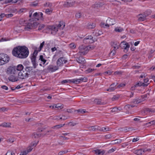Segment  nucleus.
Wrapping results in <instances>:
<instances>
[{"label":"nucleus","mask_w":155,"mask_h":155,"mask_svg":"<svg viewBox=\"0 0 155 155\" xmlns=\"http://www.w3.org/2000/svg\"><path fill=\"white\" fill-rule=\"evenodd\" d=\"M79 51L78 54L80 55H84L87 53L88 51V47L81 45L78 47Z\"/></svg>","instance_id":"nucleus-3"},{"label":"nucleus","mask_w":155,"mask_h":155,"mask_svg":"<svg viewBox=\"0 0 155 155\" xmlns=\"http://www.w3.org/2000/svg\"><path fill=\"white\" fill-rule=\"evenodd\" d=\"M27 153L26 150L21 152L19 155H26Z\"/></svg>","instance_id":"nucleus-54"},{"label":"nucleus","mask_w":155,"mask_h":155,"mask_svg":"<svg viewBox=\"0 0 155 155\" xmlns=\"http://www.w3.org/2000/svg\"><path fill=\"white\" fill-rule=\"evenodd\" d=\"M143 101L141 99H134L132 101V103L134 104H137Z\"/></svg>","instance_id":"nucleus-29"},{"label":"nucleus","mask_w":155,"mask_h":155,"mask_svg":"<svg viewBox=\"0 0 155 155\" xmlns=\"http://www.w3.org/2000/svg\"><path fill=\"white\" fill-rule=\"evenodd\" d=\"M131 128L125 127L124 128H120L118 129V130L121 131H124L125 132H127L131 130Z\"/></svg>","instance_id":"nucleus-20"},{"label":"nucleus","mask_w":155,"mask_h":155,"mask_svg":"<svg viewBox=\"0 0 155 155\" xmlns=\"http://www.w3.org/2000/svg\"><path fill=\"white\" fill-rule=\"evenodd\" d=\"M88 130L90 131H95L96 130H99L100 127L96 125L91 126L87 127Z\"/></svg>","instance_id":"nucleus-17"},{"label":"nucleus","mask_w":155,"mask_h":155,"mask_svg":"<svg viewBox=\"0 0 155 155\" xmlns=\"http://www.w3.org/2000/svg\"><path fill=\"white\" fill-rule=\"evenodd\" d=\"M126 44L127 45H126L124 47H123V48H122L127 51L130 48V45L128 43H127Z\"/></svg>","instance_id":"nucleus-43"},{"label":"nucleus","mask_w":155,"mask_h":155,"mask_svg":"<svg viewBox=\"0 0 155 155\" xmlns=\"http://www.w3.org/2000/svg\"><path fill=\"white\" fill-rule=\"evenodd\" d=\"M67 62V61L65 59L64 57H61L59 58L57 61V65L59 68L62 66L64 64Z\"/></svg>","instance_id":"nucleus-11"},{"label":"nucleus","mask_w":155,"mask_h":155,"mask_svg":"<svg viewBox=\"0 0 155 155\" xmlns=\"http://www.w3.org/2000/svg\"><path fill=\"white\" fill-rule=\"evenodd\" d=\"M8 79L10 81L12 82L16 81L19 80L18 77H17L13 75H11L8 78Z\"/></svg>","instance_id":"nucleus-19"},{"label":"nucleus","mask_w":155,"mask_h":155,"mask_svg":"<svg viewBox=\"0 0 155 155\" xmlns=\"http://www.w3.org/2000/svg\"><path fill=\"white\" fill-rule=\"evenodd\" d=\"M94 102L98 105H104L106 104L104 102H102L100 100L98 99H95Z\"/></svg>","instance_id":"nucleus-28"},{"label":"nucleus","mask_w":155,"mask_h":155,"mask_svg":"<svg viewBox=\"0 0 155 155\" xmlns=\"http://www.w3.org/2000/svg\"><path fill=\"white\" fill-rule=\"evenodd\" d=\"M15 68L16 69L17 72V71H23V69L24 68V67L22 64H19L17 66H15Z\"/></svg>","instance_id":"nucleus-25"},{"label":"nucleus","mask_w":155,"mask_h":155,"mask_svg":"<svg viewBox=\"0 0 155 155\" xmlns=\"http://www.w3.org/2000/svg\"><path fill=\"white\" fill-rule=\"evenodd\" d=\"M38 25V23L36 22L28 23L25 27V29L26 31H29L33 28H35Z\"/></svg>","instance_id":"nucleus-5"},{"label":"nucleus","mask_w":155,"mask_h":155,"mask_svg":"<svg viewBox=\"0 0 155 155\" xmlns=\"http://www.w3.org/2000/svg\"><path fill=\"white\" fill-rule=\"evenodd\" d=\"M96 40L91 35H88L86 36L83 40V42L85 44H89L92 43Z\"/></svg>","instance_id":"nucleus-7"},{"label":"nucleus","mask_w":155,"mask_h":155,"mask_svg":"<svg viewBox=\"0 0 155 155\" xmlns=\"http://www.w3.org/2000/svg\"><path fill=\"white\" fill-rule=\"evenodd\" d=\"M57 28H58V29L61 27V28L62 29H63L65 27V25L64 22L63 21H60L59 22V24L58 25H56Z\"/></svg>","instance_id":"nucleus-27"},{"label":"nucleus","mask_w":155,"mask_h":155,"mask_svg":"<svg viewBox=\"0 0 155 155\" xmlns=\"http://www.w3.org/2000/svg\"><path fill=\"white\" fill-rule=\"evenodd\" d=\"M86 81V79L85 78H82L79 79H74L71 80L70 81L74 83L78 84L81 81Z\"/></svg>","instance_id":"nucleus-13"},{"label":"nucleus","mask_w":155,"mask_h":155,"mask_svg":"<svg viewBox=\"0 0 155 155\" xmlns=\"http://www.w3.org/2000/svg\"><path fill=\"white\" fill-rule=\"evenodd\" d=\"M11 124L10 123L4 122L0 125V126L4 127H11Z\"/></svg>","instance_id":"nucleus-26"},{"label":"nucleus","mask_w":155,"mask_h":155,"mask_svg":"<svg viewBox=\"0 0 155 155\" xmlns=\"http://www.w3.org/2000/svg\"><path fill=\"white\" fill-rule=\"evenodd\" d=\"M115 21L114 20L110 18H108L106 20V22L109 25H113L115 23Z\"/></svg>","instance_id":"nucleus-22"},{"label":"nucleus","mask_w":155,"mask_h":155,"mask_svg":"<svg viewBox=\"0 0 155 155\" xmlns=\"http://www.w3.org/2000/svg\"><path fill=\"white\" fill-rule=\"evenodd\" d=\"M141 117H136L134 119V120L135 121L139 122L140 120Z\"/></svg>","instance_id":"nucleus-50"},{"label":"nucleus","mask_w":155,"mask_h":155,"mask_svg":"<svg viewBox=\"0 0 155 155\" xmlns=\"http://www.w3.org/2000/svg\"><path fill=\"white\" fill-rule=\"evenodd\" d=\"M32 149L33 148H32L31 147H28L27 149V150H26L27 152L28 153H29L32 150Z\"/></svg>","instance_id":"nucleus-56"},{"label":"nucleus","mask_w":155,"mask_h":155,"mask_svg":"<svg viewBox=\"0 0 155 155\" xmlns=\"http://www.w3.org/2000/svg\"><path fill=\"white\" fill-rule=\"evenodd\" d=\"M48 29L51 33L53 35H55L58 30V28L56 25L49 26L48 27Z\"/></svg>","instance_id":"nucleus-10"},{"label":"nucleus","mask_w":155,"mask_h":155,"mask_svg":"<svg viewBox=\"0 0 155 155\" xmlns=\"http://www.w3.org/2000/svg\"><path fill=\"white\" fill-rule=\"evenodd\" d=\"M55 107L58 108V109H61L63 108V105H59L58 104H54Z\"/></svg>","instance_id":"nucleus-44"},{"label":"nucleus","mask_w":155,"mask_h":155,"mask_svg":"<svg viewBox=\"0 0 155 155\" xmlns=\"http://www.w3.org/2000/svg\"><path fill=\"white\" fill-rule=\"evenodd\" d=\"M134 153L137 155H140L144 154V151L142 149H140L134 151Z\"/></svg>","instance_id":"nucleus-23"},{"label":"nucleus","mask_w":155,"mask_h":155,"mask_svg":"<svg viewBox=\"0 0 155 155\" xmlns=\"http://www.w3.org/2000/svg\"><path fill=\"white\" fill-rule=\"evenodd\" d=\"M118 109V108L117 107H114L111 110V111L112 112H117V110Z\"/></svg>","instance_id":"nucleus-53"},{"label":"nucleus","mask_w":155,"mask_h":155,"mask_svg":"<svg viewBox=\"0 0 155 155\" xmlns=\"http://www.w3.org/2000/svg\"><path fill=\"white\" fill-rule=\"evenodd\" d=\"M45 27V25L43 24H41L40 25L38 28V30H42L43 28Z\"/></svg>","instance_id":"nucleus-51"},{"label":"nucleus","mask_w":155,"mask_h":155,"mask_svg":"<svg viewBox=\"0 0 155 155\" xmlns=\"http://www.w3.org/2000/svg\"><path fill=\"white\" fill-rule=\"evenodd\" d=\"M41 134L39 133H37L34 132L32 134V138H38L41 137Z\"/></svg>","instance_id":"nucleus-31"},{"label":"nucleus","mask_w":155,"mask_h":155,"mask_svg":"<svg viewBox=\"0 0 155 155\" xmlns=\"http://www.w3.org/2000/svg\"><path fill=\"white\" fill-rule=\"evenodd\" d=\"M68 125H70V126L73 127V126H74L75 125H76L77 124V123L71 122H70L68 123Z\"/></svg>","instance_id":"nucleus-45"},{"label":"nucleus","mask_w":155,"mask_h":155,"mask_svg":"<svg viewBox=\"0 0 155 155\" xmlns=\"http://www.w3.org/2000/svg\"><path fill=\"white\" fill-rule=\"evenodd\" d=\"M112 137V135L111 134H107L105 136L106 138L107 139H109Z\"/></svg>","instance_id":"nucleus-61"},{"label":"nucleus","mask_w":155,"mask_h":155,"mask_svg":"<svg viewBox=\"0 0 155 155\" xmlns=\"http://www.w3.org/2000/svg\"><path fill=\"white\" fill-rule=\"evenodd\" d=\"M93 152L97 155H103L105 153V151L104 150L96 149L94 150Z\"/></svg>","instance_id":"nucleus-15"},{"label":"nucleus","mask_w":155,"mask_h":155,"mask_svg":"<svg viewBox=\"0 0 155 155\" xmlns=\"http://www.w3.org/2000/svg\"><path fill=\"white\" fill-rule=\"evenodd\" d=\"M116 149V147H114L111 148V149L109 150L108 151V153H111L114 152V151H115Z\"/></svg>","instance_id":"nucleus-48"},{"label":"nucleus","mask_w":155,"mask_h":155,"mask_svg":"<svg viewBox=\"0 0 155 155\" xmlns=\"http://www.w3.org/2000/svg\"><path fill=\"white\" fill-rule=\"evenodd\" d=\"M38 53V52L36 50L35 51L33 54V55L31 57V62L34 68H35L38 65V64L36 63V56Z\"/></svg>","instance_id":"nucleus-8"},{"label":"nucleus","mask_w":155,"mask_h":155,"mask_svg":"<svg viewBox=\"0 0 155 155\" xmlns=\"http://www.w3.org/2000/svg\"><path fill=\"white\" fill-rule=\"evenodd\" d=\"M68 152V151L64 150L58 153V155H62L64 154L67 153Z\"/></svg>","instance_id":"nucleus-49"},{"label":"nucleus","mask_w":155,"mask_h":155,"mask_svg":"<svg viewBox=\"0 0 155 155\" xmlns=\"http://www.w3.org/2000/svg\"><path fill=\"white\" fill-rule=\"evenodd\" d=\"M6 155H15V154L11 151H8L6 154Z\"/></svg>","instance_id":"nucleus-52"},{"label":"nucleus","mask_w":155,"mask_h":155,"mask_svg":"<svg viewBox=\"0 0 155 155\" xmlns=\"http://www.w3.org/2000/svg\"><path fill=\"white\" fill-rule=\"evenodd\" d=\"M65 125V124H60L59 125H58L55 126H53L52 127V128L53 129H59V128H60L62 127H63Z\"/></svg>","instance_id":"nucleus-34"},{"label":"nucleus","mask_w":155,"mask_h":155,"mask_svg":"<svg viewBox=\"0 0 155 155\" xmlns=\"http://www.w3.org/2000/svg\"><path fill=\"white\" fill-rule=\"evenodd\" d=\"M7 110V109L5 107L0 108V111L4 112Z\"/></svg>","instance_id":"nucleus-59"},{"label":"nucleus","mask_w":155,"mask_h":155,"mask_svg":"<svg viewBox=\"0 0 155 155\" xmlns=\"http://www.w3.org/2000/svg\"><path fill=\"white\" fill-rule=\"evenodd\" d=\"M45 44V42L43 41L40 45V51L42 48H43V45H44Z\"/></svg>","instance_id":"nucleus-63"},{"label":"nucleus","mask_w":155,"mask_h":155,"mask_svg":"<svg viewBox=\"0 0 155 155\" xmlns=\"http://www.w3.org/2000/svg\"><path fill=\"white\" fill-rule=\"evenodd\" d=\"M33 11H30L29 12V17H31L32 15V12H33ZM42 15L43 14L41 12H39L38 13L37 12H35L34 13L33 15L32 16V17L33 18H35L38 20L39 19H42Z\"/></svg>","instance_id":"nucleus-4"},{"label":"nucleus","mask_w":155,"mask_h":155,"mask_svg":"<svg viewBox=\"0 0 155 155\" xmlns=\"http://www.w3.org/2000/svg\"><path fill=\"white\" fill-rule=\"evenodd\" d=\"M59 68L57 66H53L50 65L48 67L47 69L49 72H53L57 70Z\"/></svg>","instance_id":"nucleus-12"},{"label":"nucleus","mask_w":155,"mask_h":155,"mask_svg":"<svg viewBox=\"0 0 155 155\" xmlns=\"http://www.w3.org/2000/svg\"><path fill=\"white\" fill-rule=\"evenodd\" d=\"M39 60H40L41 61V63H43V64H45L47 61V60L43 58V56L42 55H40V56Z\"/></svg>","instance_id":"nucleus-33"},{"label":"nucleus","mask_w":155,"mask_h":155,"mask_svg":"<svg viewBox=\"0 0 155 155\" xmlns=\"http://www.w3.org/2000/svg\"><path fill=\"white\" fill-rule=\"evenodd\" d=\"M76 61L78 63L81 64H84L85 63V59L82 57L77 58Z\"/></svg>","instance_id":"nucleus-18"},{"label":"nucleus","mask_w":155,"mask_h":155,"mask_svg":"<svg viewBox=\"0 0 155 155\" xmlns=\"http://www.w3.org/2000/svg\"><path fill=\"white\" fill-rule=\"evenodd\" d=\"M112 46L114 47V50H116L119 48V46L118 45H117V42H113Z\"/></svg>","instance_id":"nucleus-36"},{"label":"nucleus","mask_w":155,"mask_h":155,"mask_svg":"<svg viewBox=\"0 0 155 155\" xmlns=\"http://www.w3.org/2000/svg\"><path fill=\"white\" fill-rule=\"evenodd\" d=\"M81 17V14L80 13H77L76 15V17L77 18H80Z\"/></svg>","instance_id":"nucleus-57"},{"label":"nucleus","mask_w":155,"mask_h":155,"mask_svg":"<svg viewBox=\"0 0 155 155\" xmlns=\"http://www.w3.org/2000/svg\"><path fill=\"white\" fill-rule=\"evenodd\" d=\"M14 139L13 138H10L8 139L7 140L8 142L11 143H13V142H14Z\"/></svg>","instance_id":"nucleus-55"},{"label":"nucleus","mask_w":155,"mask_h":155,"mask_svg":"<svg viewBox=\"0 0 155 155\" xmlns=\"http://www.w3.org/2000/svg\"><path fill=\"white\" fill-rule=\"evenodd\" d=\"M25 70L21 71L18 73V79H24L28 78V74L26 72Z\"/></svg>","instance_id":"nucleus-6"},{"label":"nucleus","mask_w":155,"mask_h":155,"mask_svg":"<svg viewBox=\"0 0 155 155\" xmlns=\"http://www.w3.org/2000/svg\"><path fill=\"white\" fill-rule=\"evenodd\" d=\"M9 60V57L7 54L4 53L0 54V65L7 63Z\"/></svg>","instance_id":"nucleus-2"},{"label":"nucleus","mask_w":155,"mask_h":155,"mask_svg":"<svg viewBox=\"0 0 155 155\" xmlns=\"http://www.w3.org/2000/svg\"><path fill=\"white\" fill-rule=\"evenodd\" d=\"M6 72L8 74H15L17 72L16 70L15 66H11L8 67L7 69Z\"/></svg>","instance_id":"nucleus-9"},{"label":"nucleus","mask_w":155,"mask_h":155,"mask_svg":"<svg viewBox=\"0 0 155 155\" xmlns=\"http://www.w3.org/2000/svg\"><path fill=\"white\" fill-rule=\"evenodd\" d=\"M64 5L65 6H70L72 5V4L71 3H69V2H66L65 4Z\"/></svg>","instance_id":"nucleus-60"},{"label":"nucleus","mask_w":155,"mask_h":155,"mask_svg":"<svg viewBox=\"0 0 155 155\" xmlns=\"http://www.w3.org/2000/svg\"><path fill=\"white\" fill-rule=\"evenodd\" d=\"M109 130L108 128H106V127H102L101 128H99V131H102V132H106Z\"/></svg>","instance_id":"nucleus-37"},{"label":"nucleus","mask_w":155,"mask_h":155,"mask_svg":"<svg viewBox=\"0 0 155 155\" xmlns=\"http://www.w3.org/2000/svg\"><path fill=\"white\" fill-rule=\"evenodd\" d=\"M121 74H122V72H120V71H116V72H115L114 73V74L115 75H120Z\"/></svg>","instance_id":"nucleus-58"},{"label":"nucleus","mask_w":155,"mask_h":155,"mask_svg":"<svg viewBox=\"0 0 155 155\" xmlns=\"http://www.w3.org/2000/svg\"><path fill=\"white\" fill-rule=\"evenodd\" d=\"M95 70L94 69H91V68H88L87 70L85 71V73L86 74H88L89 73H91L93 71H94Z\"/></svg>","instance_id":"nucleus-40"},{"label":"nucleus","mask_w":155,"mask_h":155,"mask_svg":"<svg viewBox=\"0 0 155 155\" xmlns=\"http://www.w3.org/2000/svg\"><path fill=\"white\" fill-rule=\"evenodd\" d=\"M155 110L151 108H147L144 109V111L142 112V114L144 115L145 114H151L153 113Z\"/></svg>","instance_id":"nucleus-14"},{"label":"nucleus","mask_w":155,"mask_h":155,"mask_svg":"<svg viewBox=\"0 0 155 155\" xmlns=\"http://www.w3.org/2000/svg\"><path fill=\"white\" fill-rule=\"evenodd\" d=\"M28 48L25 46H18L14 48L12 51L13 55L20 59L27 58L29 54Z\"/></svg>","instance_id":"nucleus-1"},{"label":"nucleus","mask_w":155,"mask_h":155,"mask_svg":"<svg viewBox=\"0 0 155 155\" xmlns=\"http://www.w3.org/2000/svg\"><path fill=\"white\" fill-rule=\"evenodd\" d=\"M148 85V84H145V83H143L140 81H139L136 84H135L134 86L135 87H137L138 86H143L144 87L147 86Z\"/></svg>","instance_id":"nucleus-24"},{"label":"nucleus","mask_w":155,"mask_h":155,"mask_svg":"<svg viewBox=\"0 0 155 155\" xmlns=\"http://www.w3.org/2000/svg\"><path fill=\"white\" fill-rule=\"evenodd\" d=\"M140 68V66L138 65H134V66H133V68L134 69H138Z\"/></svg>","instance_id":"nucleus-64"},{"label":"nucleus","mask_w":155,"mask_h":155,"mask_svg":"<svg viewBox=\"0 0 155 155\" xmlns=\"http://www.w3.org/2000/svg\"><path fill=\"white\" fill-rule=\"evenodd\" d=\"M119 97V96L118 95H114L112 98L113 101H115L117 100Z\"/></svg>","instance_id":"nucleus-42"},{"label":"nucleus","mask_w":155,"mask_h":155,"mask_svg":"<svg viewBox=\"0 0 155 155\" xmlns=\"http://www.w3.org/2000/svg\"><path fill=\"white\" fill-rule=\"evenodd\" d=\"M123 30V28L120 27H117L115 28V31L116 32H121Z\"/></svg>","instance_id":"nucleus-41"},{"label":"nucleus","mask_w":155,"mask_h":155,"mask_svg":"<svg viewBox=\"0 0 155 155\" xmlns=\"http://www.w3.org/2000/svg\"><path fill=\"white\" fill-rule=\"evenodd\" d=\"M117 84H116L115 83H113L111 84L110 86V91H114L116 89L115 86Z\"/></svg>","instance_id":"nucleus-32"},{"label":"nucleus","mask_w":155,"mask_h":155,"mask_svg":"<svg viewBox=\"0 0 155 155\" xmlns=\"http://www.w3.org/2000/svg\"><path fill=\"white\" fill-rule=\"evenodd\" d=\"M77 111L78 112L79 114H83L85 113L86 111H85L84 110H83L82 109H80L78 110H75V111Z\"/></svg>","instance_id":"nucleus-38"},{"label":"nucleus","mask_w":155,"mask_h":155,"mask_svg":"<svg viewBox=\"0 0 155 155\" xmlns=\"http://www.w3.org/2000/svg\"><path fill=\"white\" fill-rule=\"evenodd\" d=\"M33 69V68L32 67H27L25 68V71L28 74V76L29 77L30 75L31 72L32 71V70Z\"/></svg>","instance_id":"nucleus-21"},{"label":"nucleus","mask_w":155,"mask_h":155,"mask_svg":"<svg viewBox=\"0 0 155 155\" xmlns=\"http://www.w3.org/2000/svg\"><path fill=\"white\" fill-rule=\"evenodd\" d=\"M69 46L71 48L74 49L76 48V45L74 43H71L70 44Z\"/></svg>","instance_id":"nucleus-47"},{"label":"nucleus","mask_w":155,"mask_h":155,"mask_svg":"<svg viewBox=\"0 0 155 155\" xmlns=\"http://www.w3.org/2000/svg\"><path fill=\"white\" fill-rule=\"evenodd\" d=\"M147 16L145 15L139 14L138 16V21H144L146 19Z\"/></svg>","instance_id":"nucleus-16"},{"label":"nucleus","mask_w":155,"mask_h":155,"mask_svg":"<svg viewBox=\"0 0 155 155\" xmlns=\"http://www.w3.org/2000/svg\"><path fill=\"white\" fill-rule=\"evenodd\" d=\"M127 43L124 41H122L121 42L120 45V46L122 48H123V47H124L126 45H127Z\"/></svg>","instance_id":"nucleus-46"},{"label":"nucleus","mask_w":155,"mask_h":155,"mask_svg":"<svg viewBox=\"0 0 155 155\" xmlns=\"http://www.w3.org/2000/svg\"><path fill=\"white\" fill-rule=\"evenodd\" d=\"M148 82L149 80L148 78H147L144 80V82L143 83H145V84H149V83H148Z\"/></svg>","instance_id":"nucleus-62"},{"label":"nucleus","mask_w":155,"mask_h":155,"mask_svg":"<svg viewBox=\"0 0 155 155\" xmlns=\"http://www.w3.org/2000/svg\"><path fill=\"white\" fill-rule=\"evenodd\" d=\"M122 140L120 139H117L114 140L112 141L113 143L114 144H119L121 142Z\"/></svg>","instance_id":"nucleus-35"},{"label":"nucleus","mask_w":155,"mask_h":155,"mask_svg":"<svg viewBox=\"0 0 155 155\" xmlns=\"http://www.w3.org/2000/svg\"><path fill=\"white\" fill-rule=\"evenodd\" d=\"M19 24L22 25H24L26 24L25 21L24 19H21L19 20Z\"/></svg>","instance_id":"nucleus-39"},{"label":"nucleus","mask_w":155,"mask_h":155,"mask_svg":"<svg viewBox=\"0 0 155 155\" xmlns=\"http://www.w3.org/2000/svg\"><path fill=\"white\" fill-rule=\"evenodd\" d=\"M95 24L93 23H89L87 25V27L89 29H92L95 28Z\"/></svg>","instance_id":"nucleus-30"}]
</instances>
